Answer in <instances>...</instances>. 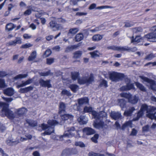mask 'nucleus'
<instances>
[{
  "mask_svg": "<svg viewBox=\"0 0 156 156\" xmlns=\"http://www.w3.org/2000/svg\"><path fill=\"white\" fill-rule=\"evenodd\" d=\"M77 47L76 45H72L67 47L65 50V52H69L75 49Z\"/></svg>",
  "mask_w": 156,
  "mask_h": 156,
  "instance_id": "obj_30",
  "label": "nucleus"
},
{
  "mask_svg": "<svg viewBox=\"0 0 156 156\" xmlns=\"http://www.w3.org/2000/svg\"><path fill=\"white\" fill-rule=\"evenodd\" d=\"M61 94L62 95H66L68 97H70L72 95L71 93L69 91L65 89L62 90Z\"/></svg>",
  "mask_w": 156,
  "mask_h": 156,
  "instance_id": "obj_40",
  "label": "nucleus"
},
{
  "mask_svg": "<svg viewBox=\"0 0 156 156\" xmlns=\"http://www.w3.org/2000/svg\"><path fill=\"white\" fill-rule=\"evenodd\" d=\"M14 142H16V144H18L19 142V141H13L12 140H8L6 141L7 144L9 145H11L12 143Z\"/></svg>",
  "mask_w": 156,
  "mask_h": 156,
  "instance_id": "obj_54",
  "label": "nucleus"
},
{
  "mask_svg": "<svg viewBox=\"0 0 156 156\" xmlns=\"http://www.w3.org/2000/svg\"><path fill=\"white\" fill-rule=\"evenodd\" d=\"M33 45L30 43H26L22 45L20 47L21 48L26 49L32 46Z\"/></svg>",
  "mask_w": 156,
  "mask_h": 156,
  "instance_id": "obj_46",
  "label": "nucleus"
},
{
  "mask_svg": "<svg viewBox=\"0 0 156 156\" xmlns=\"http://www.w3.org/2000/svg\"><path fill=\"white\" fill-rule=\"evenodd\" d=\"M150 126L149 125H146L142 128V131L143 132H147L149 131Z\"/></svg>",
  "mask_w": 156,
  "mask_h": 156,
  "instance_id": "obj_52",
  "label": "nucleus"
},
{
  "mask_svg": "<svg viewBox=\"0 0 156 156\" xmlns=\"http://www.w3.org/2000/svg\"><path fill=\"white\" fill-rule=\"evenodd\" d=\"M155 33H150L145 35L143 37L144 40L147 39L149 41L151 42H154L155 40Z\"/></svg>",
  "mask_w": 156,
  "mask_h": 156,
  "instance_id": "obj_11",
  "label": "nucleus"
},
{
  "mask_svg": "<svg viewBox=\"0 0 156 156\" xmlns=\"http://www.w3.org/2000/svg\"><path fill=\"white\" fill-rule=\"evenodd\" d=\"M90 54L91 55L92 58H95L99 57V54H100V53L97 50L93 52H90Z\"/></svg>",
  "mask_w": 156,
  "mask_h": 156,
  "instance_id": "obj_39",
  "label": "nucleus"
},
{
  "mask_svg": "<svg viewBox=\"0 0 156 156\" xmlns=\"http://www.w3.org/2000/svg\"><path fill=\"white\" fill-rule=\"evenodd\" d=\"M134 33L138 34L142 31V29L141 27H136L132 29Z\"/></svg>",
  "mask_w": 156,
  "mask_h": 156,
  "instance_id": "obj_33",
  "label": "nucleus"
},
{
  "mask_svg": "<svg viewBox=\"0 0 156 156\" xmlns=\"http://www.w3.org/2000/svg\"><path fill=\"white\" fill-rule=\"evenodd\" d=\"M76 41H80L83 40V36L81 33L77 34L75 37Z\"/></svg>",
  "mask_w": 156,
  "mask_h": 156,
  "instance_id": "obj_29",
  "label": "nucleus"
},
{
  "mask_svg": "<svg viewBox=\"0 0 156 156\" xmlns=\"http://www.w3.org/2000/svg\"><path fill=\"white\" fill-rule=\"evenodd\" d=\"M124 77V75L121 73L113 72L109 74L110 79L113 81L116 82L119 81Z\"/></svg>",
  "mask_w": 156,
  "mask_h": 156,
  "instance_id": "obj_5",
  "label": "nucleus"
},
{
  "mask_svg": "<svg viewBox=\"0 0 156 156\" xmlns=\"http://www.w3.org/2000/svg\"><path fill=\"white\" fill-rule=\"evenodd\" d=\"M36 56V51H33L31 54L30 55L29 57L28 60L29 61H31L35 59Z\"/></svg>",
  "mask_w": 156,
  "mask_h": 156,
  "instance_id": "obj_36",
  "label": "nucleus"
},
{
  "mask_svg": "<svg viewBox=\"0 0 156 156\" xmlns=\"http://www.w3.org/2000/svg\"><path fill=\"white\" fill-rule=\"evenodd\" d=\"M128 46H119V51H128Z\"/></svg>",
  "mask_w": 156,
  "mask_h": 156,
  "instance_id": "obj_50",
  "label": "nucleus"
},
{
  "mask_svg": "<svg viewBox=\"0 0 156 156\" xmlns=\"http://www.w3.org/2000/svg\"><path fill=\"white\" fill-rule=\"evenodd\" d=\"M79 29L78 28H71L69 30L68 34H71L74 35L79 31Z\"/></svg>",
  "mask_w": 156,
  "mask_h": 156,
  "instance_id": "obj_28",
  "label": "nucleus"
},
{
  "mask_svg": "<svg viewBox=\"0 0 156 156\" xmlns=\"http://www.w3.org/2000/svg\"><path fill=\"white\" fill-rule=\"evenodd\" d=\"M22 43V39L20 37H16L15 39L9 42L6 44L7 46H15L17 44H21Z\"/></svg>",
  "mask_w": 156,
  "mask_h": 156,
  "instance_id": "obj_9",
  "label": "nucleus"
},
{
  "mask_svg": "<svg viewBox=\"0 0 156 156\" xmlns=\"http://www.w3.org/2000/svg\"><path fill=\"white\" fill-rule=\"evenodd\" d=\"M39 82L41 86L43 87H48L50 88L51 87V85L50 84V80H49L44 81L42 79H40L39 80Z\"/></svg>",
  "mask_w": 156,
  "mask_h": 156,
  "instance_id": "obj_12",
  "label": "nucleus"
},
{
  "mask_svg": "<svg viewBox=\"0 0 156 156\" xmlns=\"http://www.w3.org/2000/svg\"><path fill=\"white\" fill-rule=\"evenodd\" d=\"M6 87L5 81L2 79H0V88H4Z\"/></svg>",
  "mask_w": 156,
  "mask_h": 156,
  "instance_id": "obj_49",
  "label": "nucleus"
},
{
  "mask_svg": "<svg viewBox=\"0 0 156 156\" xmlns=\"http://www.w3.org/2000/svg\"><path fill=\"white\" fill-rule=\"evenodd\" d=\"M155 57V55L151 53L147 55L144 58V59L148 61H150L153 59Z\"/></svg>",
  "mask_w": 156,
  "mask_h": 156,
  "instance_id": "obj_31",
  "label": "nucleus"
},
{
  "mask_svg": "<svg viewBox=\"0 0 156 156\" xmlns=\"http://www.w3.org/2000/svg\"><path fill=\"white\" fill-rule=\"evenodd\" d=\"M134 23L132 21L127 22L125 23L124 27H130L133 26Z\"/></svg>",
  "mask_w": 156,
  "mask_h": 156,
  "instance_id": "obj_44",
  "label": "nucleus"
},
{
  "mask_svg": "<svg viewBox=\"0 0 156 156\" xmlns=\"http://www.w3.org/2000/svg\"><path fill=\"white\" fill-rule=\"evenodd\" d=\"M69 87L73 92H76L78 87V86L76 84H71L69 85Z\"/></svg>",
  "mask_w": 156,
  "mask_h": 156,
  "instance_id": "obj_41",
  "label": "nucleus"
},
{
  "mask_svg": "<svg viewBox=\"0 0 156 156\" xmlns=\"http://www.w3.org/2000/svg\"><path fill=\"white\" fill-rule=\"evenodd\" d=\"M140 77L144 81L148 83L150 86V88L151 89L156 91V84L154 80L144 76H140Z\"/></svg>",
  "mask_w": 156,
  "mask_h": 156,
  "instance_id": "obj_6",
  "label": "nucleus"
},
{
  "mask_svg": "<svg viewBox=\"0 0 156 156\" xmlns=\"http://www.w3.org/2000/svg\"><path fill=\"white\" fill-rule=\"evenodd\" d=\"M140 36H136L135 39H134L133 36L132 37H130L131 39V43H133V42H139L142 41L144 40L143 38H140Z\"/></svg>",
  "mask_w": 156,
  "mask_h": 156,
  "instance_id": "obj_20",
  "label": "nucleus"
},
{
  "mask_svg": "<svg viewBox=\"0 0 156 156\" xmlns=\"http://www.w3.org/2000/svg\"><path fill=\"white\" fill-rule=\"evenodd\" d=\"M92 115L95 119L100 120H102L104 118L106 119L107 118V114L103 111H101L99 113L93 111L92 112Z\"/></svg>",
  "mask_w": 156,
  "mask_h": 156,
  "instance_id": "obj_7",
  "label": "nucleus"
},
{
  "mask_svg": "<svg viewBox=\"0 0 156 156\" xmlns=\"http://www.w3.org/2000/svg\"><path fill=\"white\" fill-rule=\"evenodd\" d=\"M100 86L101 87L104 86L105 87H107V81L104 80H102L100 83Z\"/></svg>",
  "mask_w": 156,
  "mask_h": 156,
  "instance_id": "obj_57",
  "label": "nucleus"
},
{
  "mask_svg": "<svg viewBox=\"0 0 156 156\" xmlns=\"http://www.w3.org/2000/svg\"><path fill=\"white\" fill-rule=\"evenodd\" d=\"M33 81V80L32 79H29L26 81H22V83H23L24 86H25L26 85L31 83Z\"/></svg>",
  "mask_w": 156,
  "mask_h": 156,
  "instance_id": "obj_47",
  "label": "nucleus"
},
{
  "mask_svg": "<svg viewBox=\"0 0 156 156\" xmlns=\"http://www.w3.org/2000/svg\"><path fill=\"white\" fill-rule=\"evenodd\" d=\"M16 27V26L12 23L7 24L6 26V30L8 31L12 30Z\"/></svg>",
  "mask_w": 156,
  "mask_h": 156,
  "instance_id": "obj_24",
  "label": "nucleus"
},
{
  "mask_svg": "<svg viewBox=\"0 0 156 156\" xmlns=\"http://www.w3.org/2000/svg\"><path fill=\"white\" fill-rule=\"evenodd\" d=\"M84 112H92L94 111H93L92 108L91 107H87L86 106L84 108Z\"/></svg>",
  "mask_w": 156,
  "mask_h": 156,
  "instance_id": "obj_42",
  "label": "nucleus"
},
{
  "mask_svg": "<svg viewBox=\"0 0 156 156\" xmlns=\"http://www.w3.org/2000/svg\"><path fill=\"white\" fill-rule=\"evenodd\" d=\"M156 108L154 107L147 106L146 104L142 105L141 106L140 111L138 112L137 117L134 118V121L138 120L144 114V112L146 111V115L149 118H152L154 117V115L156 114Z\"/></svg>",
  "mask_w": 156,
  "mask_h": 156,
  "instance_id": "obj_2",
  "label": "nucleus"
},
{
  "mask_svg": "<svg viewBox=\"0 0 156 156\" xmlns=\"http://www.w3.org/2000/svg\"><path fill=\"white\" fill-rule=\"evenodd\" d=\"M71 154L70 148H66L62 152V156H68Z\"/></svg>",
  "mask_w": 156,
  "mask_h": 156,
  "instance_id": "obj_25",
  "label": "nucleus"
},
{
  "mask_svg": "<svg viewBox=\"0 0 156 156\" xmlns=\"http://www.w3.org/2000/svg\"><path fill=\"white\" fill-rule=\"evenodd\" d=\"M63 29V27L61 25L56 24L55 26V30L54 31H55L58 30H61Z\"/></svg>",
  "mask_w": 156,
  "mask_h": 156,
  "instance_id": "obj_60",
  "label": "nucleus"
},
{
  "mask_svg": "<svg viewBox=\"0 0 156 156\" xmlns=\"http://www.w3.org/2000/svg\"><path fill=\"white\" fill-rule=\"evenodd\" d=\"M135 110V108L133 107L130 108L126 110L124 115L126 116H130L132 115L133 111Z\"/></svg>",
  "mask_w": 156,
  "mask_h": 156,
  "instance_id": "obj_17",
  "label": "nucleus"
},
{
  "mask_svg": "<svg viewBox=\"0 0 156 156\" xmlns=\"http://www.w3.org/2000/svg\"><path fill=\"white\" fill-rule=\"evenodd\" d=\"M98 135L97 134H94V136L91 138V140L93 142L95 143H97L98 142L97 140L98 139Z\"/></svg>",
  "mask_w": 156,
  "mask_h": 156,
  "instance_id": "obj_45",
  "label": "nucleus"
},
{
  "mask_svg": "<svg viewBox=\"0 0 156 156\" xmlns=\"http://www.w3.org/2000/svg\"><path fill=\"white\" fill-rule=\"evenodd\" d=\"M119 103L120 105L122 108H123L125 106L126 102L125 101L122 99H120L119 100Z\"/></svg>",
  "mask_w": 156,
  "mask_h": 156,
  "instance_id": "obj_51",
  "label": "nucleus"
},
{
  "mask_svg": "<svg viewBox=\"0 0 156 156\" xmlns=\"http://www.w3.org/2000/svg\"><path fill=\"white\" fill-rule=\"evenodd\" d=\"M4 93L8 96H11L14 94V90L12 88H9L4 90Z\"/></svg>",
  "mask_w": 156,
  "mask_h": 156,
  "instance_id": "obj_18",
  "label": "nucleus"
},
{
  "mask_svg": "<svg viewBox=\"0 0 156 156\" xmlns=\"http://www.w3.org/2000/svg\"><path fill=\"white\" fill-rule=\"evenodd\" d=\"M128 51H135L137 50V48L135 47H134L132 48H131L128 47Z\"/></svg>",
  "mask_w": 156,
  "mask_h": 156,
  "instance_id": "obj_63",
  "label": "nucleus"
},
{
  "mask_svg": "<svg viewBox=\"0 0 156 156\" xmlns=\"http://www.w3.org/2000/svg\"><path fill=\"white\" fill-rule=\"evenodd\" d=\"M78 102L79 105L81 106L83 105L88 103L89 100L87 97H85L78 99Z\"/></svg>",
  "mask_w": 156,
  "mask_h": 156,
  "instance_id": "obj_14",
  "label": "nucleus"
},
{
  "mask_svg": "<svg viewBox=\"0 0 156 156\" xmlns=\"http://www.w3.org/2000/svg\"><path fill=\"white\" fill-rule=\"evenodd\" d=\"M93 125L94 128L98 129H101L104 130L106 129L107 127V125L105 124L102 120H100L98 122H94Z\"/></svg>",
  "mask_w": 156,
  "mask_h": 156,
  "instance_id": "obj_10",
  "label": "nucleus"
},
{
  "mask_svg": "<svg viewBox=\"0 0 156 156\" xmlns=\"http://www.w3.org/2000/svg\"><path fill=\"white\" fill-rule=\"evenodd\" d=\"M56 24L57 23H56L55 21H51L49 23V27L50 28L52 29L53 31H54V30H55V26Z\"/></svg>",
  "mask_w": 156,
  "mask_h": 156,
  "instance_id": "obj_32",
  "label": "nucleus"
},
{
  "mask_svg": "<svg viewBox=\"0 0 156 156\" xmlns=\"http://www.w3.org/2000/svg\"><path fill=\"white\" fill-rule=\"evenodd\" d=\"M61 118L62 120L64 121L66 120L69 119L70 120H72L73 118V116L69 114H65L62 115Z\"/></svg>",
  "mask_w": 156,
  "mask_h": 156,
  "instance_id": "obj_21",
  "label": "nucleus"
},
{
  "mask_svg": "<svg viewBox=\"0 0 156 156\" xmlns=\"http://www.w3.org/2000/svg\"><path fill=\"white\" fill-rule=\"evenodd\" d=\"M110 116L112 118L115 120L121 118V114L120 113L114 112H111Z\"/></svg>",
  "mask_w": 156,
  "mask_h": 156,
  "instance_id": "obj_15",
  "label": "nucleus"
},
{
  "mask_svg": "<svg viewBox=\"0 0 156 156\" xmlns=\"http://www.w3.org/2000/svg\"><path fill=\"white\" fill-rule=\"evenodd\" d=\"M135 85L141 90L145 92L146 91V89L145 87L141 84L138 82L135 83Z\"/></svg>",
  "mask_w": 156,
  "mask_h": 156,
  "instance_id": "obj_26",
  "label": "nucleus"
},
{
  "mask_svg": "<svg viewBox=\"0 0 156 156\" xmlns=\"http://www.w3.org/2000/svg\"><path fill=\"white\" fill-rule=\"evenodd\" d=\"M112 8V7H111L110 6H108V5H105V6H101L98 7L96 8V9H102L111 8Z\"/></svg>",
  "mask_w": 156,
  "mask_h": 156,
  "instance_id": "obj_56",
  "label": "nucleus"
},
{
  "mask_svg": "<svg viewBox=\"0 0 156 156\" xmlns=\"http://www.w3.org/2000/svg\"><path fill=\"white\" fill-rule=\"evenodd\" d=\"M75 145L76 146H79L81 147H83L85 146V145L83 142L80 141L76 142Z\"/></svg>",
  "mask_w": 156,
  "mask_h": 156,
  "instance_id": "obj_48",
  "label": "nucleus"
},
{
  "mask_svg": "<svg viewBox=\"0 0 156 156\" xmlns=\"http://www.w3.org/2000/svg\"><path fill=\"white\" fill-rule=\"evenodd\" d=\"M133 86H134L133 84L129 83L127 84L126 86L122 87L121 88V89L122 90H129L132 89Z\"/></svg>",
  "mask_w": 156,
  "mask_h": 156,
  "instance_id": "obj_22",
  "label": "nucleus"
},
{
  "mask_svg": "<svg viewBox=\"0 0 156 156\" xmlns=\"http://www.w3.org/2000/svg\"><path fill=\"white\" fill-rule=\"evenodd\" d=\"M82 55V52L80 51H77L74 53L73 58H80Z\"/></svg>",
  "mask_w": 156,
  "mask_h": 156,
  "instance_id": "obj_35",
  "label": "nucleus"
},
{
  "mask_svg": "<svg viewBox=\"0 0 156 156\" xmlns=\"http://www.w3.org/2000/svg\"><path fill=\"white\" fill-rule=\"evenodd\" d=\"M31 13V10L30 9H28L24 12V14L26 15H30Z\"/></svg>",
  "mask_w": 156,
  "mask_h": 156,
  "instance_id": "obj_64",
  "label": "nucleus"
},
{
  "mask_svg": "<svg viewBox=\"0 0 156 156\" xmlns=\"http://www.w3.org/2000/svg\"><path fill=\"white\" fill-rule=\"evenodd\" d=\"M39 75L42 76H46L50 74V71L46 72H41L39 73Z\"/></svg>",
  "mask_w": 156,
  "mask_h": 156,
  "instance_id": "obj_59",
  "label": "nucleus"
},
{
  "mask_svg": "<svg viewBox=\"0 0 156 156\" xmlns=\"http://www.w3.org/2000/svg\"><path fill=\"white\" fill-rule=\"evenodd\" d=\"M102 27L101 26H99L98 27H95L94 29H91L90 30V31L92 33H95L97 31L101 30V28Z\"/></svg>",
  "mask_w": 156,
  "mask_h": 156,
  "instance_id": "obj_43",
  "label": "nucleus"
},
{
  "mask_svg": "<svg viewBox=\"0 0 156 156\" xmlns=\"http://www.w3.org/2000/svg\"><path fill=\"white\" fill-rule=\"evenodd\" d=\"M27 76L28 75L27 74H20L15 76L14 79L15 80H16L19 79L26 78Z\"/></svg>",
  "mask_w": 156,
  "mask_h": 156,
  "instance_id": "obj_34",
  "label": "nucleus"
},
{
  "mask_svg": "<svg viewBox=\"0 0 156 156\" xmlns=\"http://www.w3.org/2000/svg\"><path fill=\"white\" fill-rule=\"evenodd\" d=\"M54 59L53 58H50L47 59V63L48 65H51L54 62Z\"/></svg>",
  "mask_w": 156,
  "mask_h": 156,
  "instance_id": "obj_58",
  "label": "nucleus"
},
{
  "mask_svg": "<svg viewBox=\"0 0 156 156\" xmlns=\"http://www.w3.org/2000/svg\"><path fill=\"white\" fill-rule=\"evenodd\" d=\"M48 123L50 126H48L44 123L41 124V125L40 126L42 129L43 130H45L43 133L44 135H49L53 133L54 129V127L53 126L57 125L58 122L55 120H50L48 121Z\"/></svg>",
  "mask_w": 156,
  "mask_h": 156,
  "instance_id": "obj_4",
  "label": "nucleus"
},
{
  "mask_svg": "<svg viewBox=\"0 0 156 156\" xmlns=\"http://www.w3.org/2000/svg\"><path fill=\"white\" fill-rule=\"evenodd\" d=\"M59 108L60 112L64 111L65 110V106L64 104L63 103H60Z\"/></svg>",
  "mask_w": 156,
  "mask_h": 156,
  "instance_id": "obj_53",
  "label": "nucleus"
},
{
  "mask_svg": "<svg viewBox=\"0 0 156 156\" xmlns=\"http://www.w3.org/2000/svg\"><path fill=\"white\" fill-rule=\"evenodd\" d=\"M78 120L81 125L85 124L87 122V120L85 119V116H80L78 119Z\"/></svg>",
  "mask_w": 156,
  "mask_h": 156,
  "instance_id": "obj_23",
  "label": "nucleus"
},
{
  "mask_svg": "<svg viewBox=\"0 0 156 156\" xmlns=\"http://www.w3.org/2000/svg\"><path fill=\"white\" fill-rule=\"evenodd\" d=\"M72 78L73 80L78 79V83L80 84L85 83L90 84L94 81V76L92 74H90L89 77L87 76L78 78L79 74L78 72H73L71 73Z\"/></svg>",
  "mask_w": 156,
  "mask_h": 156,
  "instance_id": "obj_3",
  "label": "nucleus"
},
{
  "mask_svg": "<svg viewBox=\"0 0 156 156\" xmlns=\"http://www.w3.org/2000/svg\"><path fill=\"white\" fill-rule=\"evenodd\" d=\"M33 88V87L32 86H30L25 88H20L19 91L21 93H24L32 90Z\"/></svg>",
  "mask_w": 156,
  "mask_h": 156,
  "instance_id": "obj_19",
  "label": "nucleus"
},
{
  "mask_svg": "<svg viewBox=\"0 0 156 156\" xmlns=\"http://www.w3.org/2000/svg\"><path fill=\"white\" fill-rule=\"evenodd\" d=\"M71 154H76L78 153L77 150L76 148H70Z\"/></svg>",
  "mask_w": 156,
  "mask_h": 156,
  "instance_id": "obj_62",
  "label": "nucleus"
},
{
  "mask_svg": "<svg viewBox=\"0 0 156 156\" xmlns=\"http://www.w3.org/2000/svg\"><path fill=\"white\" fill-rule=\"evenodd\" d=\"M83 132L87 135H90L95 133V131L89 127H86L83 129Z\"/></svg>",
  "mask_w": 156,
  "mask_h": 156,
  "instance_id": "obj_13",
  "label": "nucleus"
},
{
  "mask_svg": "<svg viewBox=\"0 0 156 156\" xmlns=\"http://www.w3.org/2000/svg\"><path fill=\"white\" fill-rule=\"evenodd\" d=\"M51 54V51L50 49H47L46 51L44 54L45 57L49 56Z\"/></svg>",
  "mask_w": 156,
  "mask_h": 156,
  "instance_id": "obj_55",
  "label": "nucleus"
},
{
  "mask_svg": "<svg viewBox=\"0 0 156 156\" xmlns=\"http://www.w3.org/2000/svg\"><path fill=\"white\" fill-rule=\"evenodd\" d=\"M75 129L74 127L68 128L67 130L65 131L64 134L61 136L62 137H72L75 135Z\"/></svg>",
  "mask_w": 156,
  "mask_h": 156,
  "instance_id": "obj_8",
  "label": "nucleus"
},
{
  "mask_svg": "<svg viewBox=\"0 0 156 156\" xmlns=\"http://www.w3.org/2000/svg\"><path fill=\"white\" fill-rule=\"evenodd\" d=\"M131 94L129 93H122L120 94V95L121 97L126 98L129 100L130 97L131 96Z\"/></svg>",
  "mask_w": 156,
  "mask_h": 156,
  "instance_id": "obj_37",
  "label": "nucleus"
},
{
  "mask_svg": "<svg viewBox=\"0 0 156 156\" xmlns=\"http://www.w3.org/2000/svg\"><path fill=\"white\" fill-rule=\"evenodd\" d=\"M138 100V98L136 96H132L131 95V96L128 100V102L132 104H135L137 103Z\"/></svg>",
  "mask_w": 156,
  "mask_h": 156,
  "instance_id": "obj_16",
  "label": "nucleus"
},
{
  "mask_svg": "<svg viewBox=\"0 0 156 156\" xmlns=\"http://www.w3.org/2000/svg\"><path fill=\"white\" fill-rule=\"evenodd\" d=\"M27 123L29 125L32 127H35L37 126V122L32 120H28L27 121Z\"/></svg>",
  "mask_w": 156,
  "mask_h": 156,
  "instance_id": "obj_38",
  "label": "nucleus"
},
{
  "mask_svg": "<svg viewBox=\"0 0 156 156\" xmlns=\"http://www.w3.org/2000/svg\"><path fill=\"white\" fill-rule=\"evenodd\" d=\"M27 111V109L22 108L18 109L14 114L9 109V105L6 103L0 102V115L4 117L6 116L9 119H12L23 115Z\"/></svg>",
  "mask_w": 156,
  "mask_h": 156,
  "instance_id": "obj_1",
  "label": "nucleus"
},
{
  "mask_svg": "<svg viewBox=\"0 0 156 156\" xmlns=\"http://www.w3.org/2000/svg\"><path fill=\"white\" fill-rule=\"evenodd\" d=\"M137 132V131L136 129L134 128L133 129L130 135L133 136H135Z\"/></svg>",
  "mask_w": 156,
  "mask_h": 156,
  "instance_id": "obj_61",
  "label": "nucleus"
},
{
  "mask_svg": "<svg viewBox=\"0 0 156 156\" xmlns=\"http://www.w3.org/2000/svg\"><path fill=\"white\" fill-rule=\"evenodd\" d=\"M103 37V36L100 34H96L94 35L92 37V40L94 41H98L101 40Z\"/></svg>",
  "mask_w": 156,
  "mask_h": 156,
  "instance_id": "obj_27",
  "label": "nucleus"
}]
</instances>
